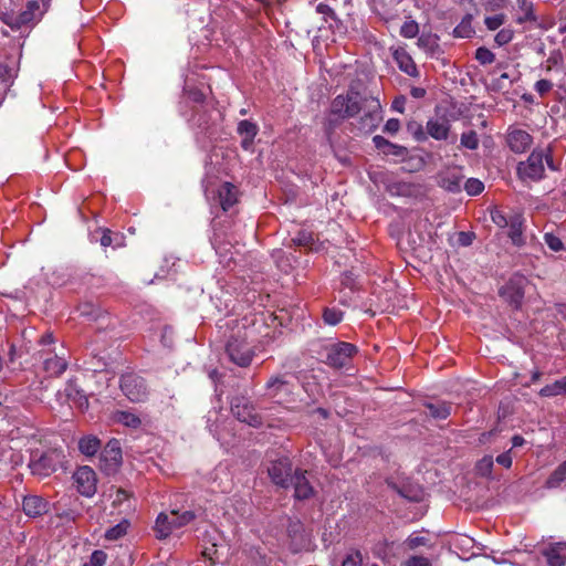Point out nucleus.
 I'll return each mask as SVG.
<instances>
[{
    "label": "nucleus",
    "instance_id": "nucleus-62",
    "mask_svg": "<svg viewBox=\"0 0 566 566\" xmlns=\"http://www.w3.org/2000/svg\"><path fill=\"white\" fill-rule=\"evenodd\" d=\"M405 104H406V97L405 96H399V97H396L394 99V102L391 104V107L396 112L403 113Z\"/></svg>",
    "mask_w": 566,
    "mask_h": 566
},
{
    "label": "nucleus",
    "instance_id": "nucleus-41",
    "mask_svg": "<svg viewBox=\"0 0 566 566\" xmlns=\"http://www.w3.org/2000/svg\"><path fill=\"white\" fill-rule=\"evenodd\" d=\"M292 242L297 247L312 248L314 243V234L307 230H301L293 239Z\"/></svg>",
    "mask_w": 566,
    "mask_h": 566
},
{
    "label": "nucleus",
    "instance_id": "nucleus-7",
    "mask_svg": "<svg viewBox=\"0 0 566 566\" xmlns=\"http://www.w3.org/2000/svg\"><path fill=\"white\" fill-rule=\"evenodd\" d=\"M527 279L518 273L513 274L510 280L500 289V295L514 307H520L524 298Z\"/></svg>",
    "mask_w": 566,
    "mask_h": 566
},
{
    "label": "nucleus",
    "instance_id": "nucleus-25",
    "mask_svg": "<svg viewBox=\"0 0 566 566\" xmlns=\"http://www.w3.org/2000/svg\"><path fill=\"white\" fill-rule=\"evenodd\" d=\"M462 177L457 170L446 171L440 175L439 185L450 192H458L461 189Z\"/></svg>",
    "mask_w": 566,
    "mask_h": 566
},
{
    "label": "nucleus",
    "instance_id": "nucleus-31",
    "mask_svg": "<svg viewBox=\"0 0 566 566\" xmlns=\"http://www.w3.org/2000/svg\"><path fill=\"white\" fill-rule=\"evenodd\" d=\"M426 408L428 409L430 417L443 420L451 415L452 406L448 402L440 401L436 403H427Z\"/></svg>",
    "mask_w": 566,
    "mask_h": 566
},
{
    "label": "nucleus",
    "instance_id": "nucleus-60",
    "mask_svg": "<svg viewBox=\"0 0 566 566\" xmlns=\"http://www.w3.org/2000/svg\"><path fill=\"white\" fill-rule=\"evenodd\" d=\"M426 544V538L422 537V536H417V535H410L408 538H407V545L409 546V548L413 549V548H417L421 545H424Z\"/></svg>",
    "mask_w": 566,
    "mask_h": 566
},
{
    "label": "nucleus",
    "instance_id": "nucleus-10",
    "mask_svg": "<svg viewBox=\"0 0 566 566\" xmlns=\"http://www.w3.org/2000/svg\"><path fill=\"white\" fill-rule=\"evenodd\" d=\"M292 471V462L287 457H282L272 461L268 468V473L272 482L282 488L290 486V481L293 478Z\"/></svg>",
    "mask_w": 566,
    "mask_h": 566
},
{
    "label": "nucleus",
    "instance_id": "nucleus-13",
    "mask_svg": "<svg viewBox=\"0 0 566 566\" xmlns=\"http://www.w3.org/2000/svg\"><path fill=\"white\" fill-rule=\"evenodd\" d=\"M101 462L105 470H114L122 463V450L117 440L109 441L101 452Z\"/></svg>",
    "mask_w": 566,
    "mask_h": 566
},
{
    "label": "nucleus",
    "instance_id": "nucleus-2",
    "mask_svg": "<svg viewBox=\"0 0 566 566\" xmlns=\"http://www.w3.org/2000/svg\"><path fill=\"white\" fill-rule=\"evenodd\" d=\"M544 161L552 170L557 169L552 159V154L549 149H534L526 161H522L518 164V176L522 179H542L545 171Z\"/></svg>",
    "mask_w": 566,
    "mask_h": 566
},
{
    "label": "nucleus",
    "instance_id": "nucleus-37",
    "mask_svg": "<svg viewBox=\"0 0 566 566\" xmlns=\"http://www.w3.org/2000/svg\"><path fill=\"white\" fill-rule=\"evenodd\" d=\"M344 317V313L336 308V307H326L324 311H323V319L325 322V324H328V325H337L338 323L342 322Z\"/></svg>",
    "mask_w": 566,
    "mask_h": 566
},
{
    "label": "nucleus",
    "instance_id": "nucleus-6",
    "mask_svg": "<svg viewBox=\"0 0 566 566\" xmlns=\"http://www.w3.org/2000/svg\"><path fill=\"white\" fill-rule=\"evenodd\" d=\"M227 354L230 360L240 367L249 366L254 356L251 345L244 338L234 336L227 344Z\"/></svg>",
    "mask_w": 566,
    "mask_h": 566
},
{
    "label": "nucleus",
    "instance_id": "nucleus-40",
    "mask_svg": "<svg viewBox=\"0 0 566 566\" xmlns=\"http://www.w3.org/2000/svg\"><path fill=\"white\" fill-rule=\"evenodd\" d=\"M39 10V3L36 1H30L27 9L19 15L20 23L27 24L32 22L36 18L35 12Z\"/></svg>",
    "mask_w": 566,
    "mask_h": 566
},
{
    "label": "nucleus",
    "instance_id": "nucleus-4",
    "mask_svg": "<svg viewBox=\"0 0 566 566\" xmlns=\"http://www.w3.org/2000/svg\"><path fill=\"white\" fill-rule=\"evenodd\" d=\"M63 458V453L57 450H50L41 454L35 453L32 454L29 467L32 474L45 478L57 470Z\"/></svg>",
    "mask_w": 566,
    "mask_h": 566
},
{
    "label": "nucleus",
    "instance_id": "nucleus-54",
    "mask_svg": "<svg viewBox=\"0 0 566 566\" xmlns=\"http://www.w3.org/2000/svg\"><path fill=\"white\" fill-rule=\"evenodd\" d=\"M553 88V83L548 80H539L535 83V91L541 95L545 96Z\"/></svg>",
    "mask_w": 566,
    "mask_h": 566
},
{
    "label": "nucleus",
    "instance_id": "nucleus-52",
    "mask_svg": "<svg viewBox=\"0 0 566 566\" xmlns=\"http://www.w3.org/2000/svg\"><path fill=\"white\" fill-rule=\"evenodd\" d=\"M495 461L497 464L504 467L505 469H510L513 463L512 449L499 454Z\"/></svg>",
    "mask_w": 566,
    "mask_h": 566
},
{
    "label": "nucleus",
    "instance_id": "nucleus-45",
    "mask_svg": "<svg viewBox=\"0 0 566 566\" xmlns=\"http://www.w3.org/2000/svg\"><path fill=\"white\" fill-rule=\"evenodd\" d=\"M419 33V24L415 20H407L400 28V35L406 39L416 38Z\"/></svg>",
    "mask_w": 566,
    "mask_h": 566
},
{
    "label": "nucleus",
    "instance_id": "nucleus-27",
    "mask_svg": "<svg viewBox=\"0 0 566 566\" xmlns=\"http://www.w3.org/2000/svg\"><path fill=\"white\" fill-rule=\"evenodd\" d=\"M44 370L54 377L61 376L67 368V363L63 357L54 355L44 359Z\"/></svg>",
    "mask_w": 566,
    "mask_h": 566
},
{
    "label": "nucleus",
    "instance_id": "nucleus-17",
    "mask_svg": "<svg viewBox=\"0 0 566 566\" xmlns=\"http://www.w3.org/2000/svg\"><path fill=\"white\" fill-rule=\"evenodd\" d=\"M392 57L401 72L411 77L419 76V71L413 59L403 48L395 49L392 51Z\"/></svg>",
    "mask_w": 566,
    "mask_h": 566
},
{
    "label": "nucleus",
    "instance_id": "nucleus-15",
    "mask_svg": "<svg viewBox=\"0 0 566 566\" xmlns=\"http://www.w3.org/2000/svg\"><path fill=\"white\" fill-rule=\"evenodd\" d=\"M542 554L548 566H565L566 542L551 543L542 551Z\"/></svg>",
    "mask_w": 566,
    "mask_h": 566
},
{
    "label": "nucleus",
    "instance_id": "nucleus-47",
    "mask_svg": "<svg viewBox=\"0 0 566 566\" xmlns=\"http://www.w3.org/2000/svg\"><path fill=\"white\" fill-rule=\"evenodd\" d=\"M544 240L548 248L554 252H558L564 249V243L562 240L552 232L545 233Z\"/></svg>",
    "mask_w": 566,
    "mask_h": 566
},
{
    "label": "nucleus",
    "instance_id": "nucleus-23",
    "mask_svg": "<svg viewBox=\"0 0 566 566\" xmlns=\"http://www.w3.org/2000/svg\"><path fill=\"white\" fill-rule=\"evenodd\" d=\"M417 45L432 56L440 53L439 36L437 34L422 33L417 40Z\"/></svg>",
    "mask_w": 566,
    "mask_h": 566
},
{
    "label": "nucleus",
    "instance_id": "nucleus-53",
    "mask_svg": "<svg viewBox=\"0 0 566 566\" xmlns=\"http://www.w3.org/2000/svg\"><path fill=\"white\" fill-rule=\"evenodd\" d=\"M399 493H400V495H402L403 497H406L410 501L417 502L421 499V490L420 489L403 488V489L399 490Z\"/></svg>",
    "mask_w": 566,
    "mask_h": 566
},
{
    "label": "nucleus",
    "instance_id": "nucleus-29",
    "mask_svg": "<svg viewBox=\"0 0 566 566\" xmlns=\"http://www.w3.org/2000/svg\"><path fill=\"white\" fill-rule=\"evenodd\" d=\"M520 14L516 17V23L524 24L526 22H535L534 4L528 0H516Z\"/></svg>",
    "mask_w": 566,
    "mask_h": 566
},
{
    "label": "nucleus",
    "instance_id": "nucleus-8",
    "mask_svg": "<svg viewBox=\"0 0 566 566\" xmlns=\"http://www.w3.org/2000/svg\"><path fill=\"white\" fill-rule=\"evenodd\" d=\"M231 411L239 421L245 422L251 427H259L262 424L261 416L255 411L253 405L244 397H235L231 401Z\"/></svg>",
    "mask_w": 566,
    "mask_h": 566
},
{
    "label": "nucleus",
    "instance_id": "nucleus-20",
    "mask_svg": "<svg viewBox=\"0 0 566 566\" xmlns=\"http://www.w3.org/2000/svg\"><path fill=\"white\" fill-rule=\"evenodd\" d=\"M63 392L66 399L80 409H86L88 407V399L86 395L72 381L66 384Z\"/></svg>",
    "mask_w": 566,
    "mask_h": 566
},
{
    "label": "nucleus",
    "instance_id": "nucleus-61",
    "mask_svg": "<svg viewBox=\"0 0 566 566\" xmlns=\"http://www.w3.org/2000/svg\"><path fill=\"white\" fill-rule=\"evenodd\" d=\"M374 145L378 150L385 151L386 147L389 145V140H387L385 137L380 135H376L373 138Z\"/></svg>",
    "mask_w": 566,
    "mask_h": 566
},
{
    "label": "nucleus",
    "instance_id": "nucleus-46",
    "mask_svg": "<svg viewBox=\"0 0 566 566\" xmlns=\"http://www.w3.org/2000/svg\"><path fill=\"white\" fill-rule=\"evenodd\" d=\"M464 189H465L468 195L476 196V195H480L483 191L484 185L479 179L470 178V179H468L465 181Z\"/></svg>",
    "mask_w": 566,
    "mask_h": 566
},
{
    "label": "nucleus",
    "instance_id": "nucleus-30",
    "mask_svg": "<svg viewBox=\"0 0 566 566\" xmlns=\"http://www.w3.org/2000/svg\"><path fill=\"white\" fill-rule=\"evenodd\" d=\"M101 448V441L94 436H86L80 439L78 449L81 453L92 457L97 453Z\"/></svg>",
    "mask_w": 566,
    "mask_h": 566
},
{
    "label": "nucleus",
    "instance_id": "nucleus-64",
    "mask_svg": "<svg viewBox=\"0 0 566 566\" xmlns=\"http://www.w3.org/2000/svg\"><path fill=\"white\" fill-rule=\"evenodd\" d=\"M410 94L415 98H422L426 95V90L422 87H412Z\"/></svg>",
    "mask_w": 566,
    "mask_h": 566
},
{
    "label": "nucleus",
    "instance_id": "nucleus-51",
    "mask_svg": "<svg viewBox=\"0 0 566 566\" xmlns=\"http://www.w3.org/2000/svg\"><path fill=\"white\" fill-rule=\"evenodd\" d=\"M482 6L485 11L495 12L502 10L505 7V0H483Z\"/></svg>",
    "mask_w": 566,
    "mask_h": 566
},
{
    "label": "nucleus",
    "instance_id": "nucleus-58",
    "mask_svg": "<svg viewBox=\"0 0 566 566\" xmlns=\"http://www.w3.org/2000/svg\"><path fill=\"white\" fill-rule=\"evenodd\" d=\"M400 128V122L397 118H390L386 122L384 126V132L388 134H396Z\"/></svg>",
    "mask_w": 566,
    "mask_h": 566
},
{
    "label": "nucleus",
    "instance_id": "nucleus-56",
    "mask_svg": "<svg viewBox=\"0 0 566 566\" xmlns=\"http://www.w3.org/2000/svg\"><path fill=\"white\" fill-rule=\"evenodd\" d=\"M492 221L500 228H505L509 226L510 220L499 210L491 212Z\"/></svg>",
    "mask_w": 566,
    "mask_h": 566
},
{
    "label": "nucleus",
    "instance_id": "nucleus-35",
    "mask_svg": "<svg viewBox=\"0 0 566 566\" xmlns=\"http://www.w3.org/2000/svg\"><path fill=\"white\" fill-rule=\"evenodd\" d=\"M494 460L492 455H484L475 464L476 474L483 478H491Z\"/></svg>",
    "mask_w": 566,
    "mask_h": 566
},
{
    "label": "nucleus",
    "instance_id": "nucleus-5",
    "mask_svg": "<svg viewBox=\"0 0 566 566\" xmlns=\"http://www.w3.org/2000/svg\"><path fill=\"white\" fill-rule=\"evenodd\" d=\"M120 390L132 402H143L148 397V389L143 377L128 373L120 377Z\"/></svg>",
    "mask_w": 566,
    "mask_h": 566
},
{
    "label": "nucleus",
    "instance_id": "nucleus-43",
    "mask_svg": "<svg viewBox=\"0 0 566 566\" xmlns=\"http://www.w3.org/2000/svg\"><path fill=\"white\" fill-rule=\"evenodd\" d=\"M474 57L482 65H489L495 61V54L485 46L478 48Z\"/></svg>",
    "mask_w": 566,
    "mask_h": 566
},
{
    "label": "nucleus",
    "instance_id": "nucleus-28",
    "mask_svg": "<svg viewBox=\"0 0 566 566\" xmlns=\"http://www.w3.org/2000/svg\"><path fill=\"white\" fill-rule=\"evenodd\" d=\"M266 390L270 397H277L282 392H290V382L283 376H274L266 382Z\"/></svg>",
    "mask_w": 566,
    "mask_h": 566
},
{
    "label": "nucleus",
    "instance_id": "nucleus-22",
    "mask_svg": "<svg viewBox=\"0 0 566 566\" xmlns=\"http://www.w3.org/2000/svg\"><path fill=\"white\" fill-rule=\"evenodd\" d=\"M174 530H176V527L174 525L172 518L165 513H160L157 516L154 526L156 537L159 539H165L171 534Z\"/></svg>",
    "mask_w": 566,
    "mask_h": 566
},
{
    "label": "nucleus",
    "instance_id": "nucleus-57",
    "mask_svg": "<svg viewBox=\"0 0 566 566\" xmlns=\"http://www.w3.org/2000/svg\"><path fill=\"white\" fill-rule=\"evenodd\" d=\"M405 153H406V148L403 146L392 144L391 142L389 143L388 147H386V149L384 151L385 155H392V156H397V157L402 156Z\"/></svg>",
    "mask_w": 566,
    "mask_h": 566
},
{
    "label": "nucleus",
    "instance_id": "nucleus-50",
    "mask_svg": "<svg viewBox=\"0 0 566 566\" xmlns=\"http://www.w3.org/2000/svg\"><path fill=\"white\" fill-rule=\"evenodd\" d=\"M361 554L359 551H355L349 553L342 563V566H360L361 565Z\"/></svg>",
    "mask_w": 566,
    "mask_h": 566
},
{
    "label": "nucleus",
    "instance_id": "nucleus-34",
    "mask_svg": "<svg viewBox=\"0 0 566 566\" xmlns=\"http://www.w3.org/2000/svg\"><path fill=\"white\" fill-rule=\"evenodd\" d=\"M566 481V460L562 462L548 476L545 482L547 489H556Z\"/></svg>",
    "mask_w": 566,
    "mask_h": 566
},
{
    "label": "nucleus",
    "instance_id": "nucleus-55",
    "mask_svg": "<svg viewBox=\"0 0 566 566\" xmlns=\"http://www.w3.org/2000/svg\"><path fill=\"white\" fill-rule=\"evenodd\" d=\"M405 566H431V563L427 557L411 556L405 562Z\"/></svg>",
    "mask_w": 566,
    "mask_h": 566
},
{
    "label": "nucleus",
    "instance_id": "nucleus-21",
    "mask_svg": "<svg viewBox=\"0 0 566 566\" xmlns=\"http://www.w3.org/2000/svg\"><path fill=\"white\" fill-rule=\"evenodd\" d=\"M523 223L524 219L521 214H514L510 218L509 223V237L512 240V243L516 247H522L525 244V240L523 237Z\"/></svg>",
    "mask_w": 566,
    "mask_h": 566
},
{
    "label": "nucleus",
    "instance_id": "nucleus-32",
    "mask_svg": "<svg viewBox=\"0 0 566 566\" xmlns=\"http://www.w3.org/2000/svg\"><path fill=\"white\" fill-rule=\"evenodd\" d=\"M114 421L125 427L136 429L142 424L140 418L129 411H116L113 416Z\"/></svg>",
    "mask_w": 566,
    "mask_h": 566
},
{
    "label": "nucleus",
    "instance_id": "nucleus-11",
    "mask_svg": "<svg viewBox=\"0 0 566 566\" xmlns=\"http://www.w3.org/2000/svg\"><path fill=\"white\" fill-rule=\"evenodd\" d=\"M506 140L512 151L522 154L531 147L533 137L526 130L510 128Z\"/></svg>",
    "mask_w": 566,
    "mask_h": 566
},
{
    "label": "nucleus",
    "instance_id": "nucleus-44",
    "mask_svg": "<svg viewBox=\"0 0 566 566\" xmlns=\"http://www.w3.org/2000/svg\"><path fill=\"white\" fill-rule=\"evenodd\" d=\"M514 39V30L511 27L502 28L494 36L497 46L509 44Z\"/></svg>",
    "mask_w": 566,
    "mask_h": 566
},
{
    "label": "nucleus",
    "instance_id": "nucleus-24",
    "mask_svg": "<svg viewBox=\"0 0 566 566\" xmlns=\"http://www.w3.org/2000/svg\"><path fill=\"white\" fill-rule=\"evenodd\" d=\"M474 34L475 29L473 27V15L467 13L453 29L452 35L458 39H471Z\"/></svg>",
    "mask_w": 566,
    "mask_h": 566
},
{
    "label": "nucleus",
    "instance_id": "nucleus-48",
    "mask_svg": "<svg viewBox=\"0 0 566 566\" xmlns=\"http://www.w3.org/2000/svg\"><path fill=\"white\" fill-rule=\"evenodd\" d=\"M106 553L103 551H94L90 557V560L84 566H104L106 563Z\"/></svg>",
    "mask_w": 566,
    "mask_h": 566
},
{
    "label": "nucleus",
    "instance_id": "nucleus-12",
    "mask_svg": "<svg viewBox=\"0 0 566 566\" xmlns=\"http://www.w3.org/2000/svg\"><path fill=\"white\" fill-rule=\"evenodd\" d=\"M237 133L241 137V147L244 150H253L254 139L259 133V126L250 119H242L238 123Z\"/></svg>",
    "mask_w": 566,
    "mask_h": 566
},
{
    "label": "nucleus",
    "instance_id": "nucleus-49",
    "mask_svg": "<svg viewBox=\"0 0 566 566\" xmlns=\"http://www.w3.org/2000/svg\"><path fill=\"white\" fill-rule=\"evenodd\" d=\"M316 12L323 15L325 22H328L329 20H336L335 11L326 3H318L316 6Z\"/></svg>",
    "mask_w": 566,
    "mask_h": 566
},
{
    "label": "nucleus",
    "instance_id": "nucleus-42",
    "mask_svg": "<svg viewBox=\"0 0 566 566\" xmlns=\"http://www.w3.org/2000/svg\"><path fill=\"white\" fill-rule=\"evenodd\" d=\"M506 21L504 13H496L484 18V25L489 31L499 30Z\"/></svg>",
    "mask_w": 566,
    "mask_h": 566
},
{
    "label": "nucleus",
    "instance_id": "nucleus-38",
    "mask_svg": "<svg viewBox=\"0 0 566 566\" xmlns=\"http://www.w3.org/2000/svg\"><path fill=\"white\" fill-rule=\"evenodd\" d=\"M196 517V514L192 511H185L182 513H178L177 511L171 512V518L176 528L182 527L190 522H192Z\"/></svg>",
    "mask_w": 566,
    "mask_h": 566
},
{
    "label": "nucleus",
    "instance_id": "nucleus-18",
    "mask_svg": "<svg viewBox=\"0 0 566 566\" xmlns=\"http://www.w3.org/2000/svg\"><path fill=\"white\" fill-rule=\"evenodd\" d=\"M218 202L223 211H228L238 201V189L230 182H223L217 190Z\"/></svg>",
    "mask_w": 566,
    "mask_h": 566
},
{
    "label": "nucleus",
    "instance_id": "nucleus-14",
    "mask_svg": "<svg viewBox=\"0 0 566 566\" xmlns=\"http://www.w3.org/2000/svg\"><path fill=\"white\" fill-rule=\"evenodd\" d=\"M22 510L29 517H38L49 512L50 503L39 495H27L22 501Z\"/></svg>",
    "mask_w": 566,
    "mask_h": 566
},
{
    "label": "nucleus",
    "instance_id": "nucleus-19",
    "mask_svg": "<svg viewBox=\"0 0 566 566\" xmlns=\"http://www.w3.org/2000/svg\"><path fill=\"white\" fill-rule=\"evenodd\" d=\"M294 488V496L298 500H306L313 495V488L305 476V472L296 470L290 481Z\"/></svg>",
    "mask_w": 566,
    "mask_h": 566
},
{
    "label": "nucleus",
    "instance_id": "nucleus-36",
    "mask_svg": "<svg viewBox=\"0 0 566 566\" xmlns=\"http://www.w3.org/2000/svg\"><path fill=\"white\" fill-rule=\"evenodd\" d=\"M128 527L129 522L127 520H123L122 522L106 531L105 538L108 541H117L126 535Z\"/></svg>",
    "mask_w": 566,
    "mask_h": 566
},
{
    "label": "nucleus",
    "instance_id": "nucleus-59",
    "mask_svg": "<svg viewBox=\"0 0 566 566\" xmlns=\"http://www.w3.org/2000/svg\"><path fill=\"white\" fill-rule=\"evenodd\" d=\"M408 128L413 132V135L418 142H423L427 139V135L422 130V126L420 124H409Z\"/></svg>",
    "mask_w": 566,
    "mask_h": 566
},
{
    "label": "nucleus",
    "instance_id": "nucleus-9",
    "mask_svg": "<svg viewBox=\"0 0 566 566\" xmlns=\"http://www.w3.org/2000/svg\"><path fill=\"white\" fill-rule=\"evenodd\" d=\"M74 485L77 492L85 496L92 497L97 491V478L95 471L87 467H80L73 473Z\"/></svg>",
    "mask_w": 566,
    "mask_h": 566
},
{
    "label": "nucleus",
    "instance_id": "nucleus-63",
    "mask_svg": "<svg viewBox=\"0 0 566 566\" xmlns=\"http://www.w3.org/2000/svg\"><path fill=\"white\" fill-rule=\"evenodd\" d=\"M511 442L512 449L523 447L526 443L525 439L520 434L513 436Z\"/></svg>",
    "mask_w": 566,
    "mask_h": 566
},
{
    "label": "nucleus",
    "instance_id": "nucleus-33",
    "mask_svg": "<svg viewBox=\"0 0 566 566\" xmlns=\"http://www.w3.org/2000/svg\"><path fill=\"white\" fill-rule=\"evenodd\" d=\"M566 395V376L555 380L553 384L546 385L539 390L541 397H555Z\"/></svg>",
    "mask_w": 566,
    "mask_h": 566
},
{
    "label": "nucleus",
    "instance_id": "nucleus-3",
    "mask_svg": "<svg viewBox=\"0 0 566 566\" xmlns=\"http://www.w3.org/2000/svg\"><path fill=\"white\" fill-rule=\"evenodd\" d=\"M358 354V347L347 342H336L325 347L324 363L334 368H347L353 358Z\"/></svg>",
    "mask_w": 566,
    "mask_h": 566
},
{
    "label": "nucleus",
    "instance_id": "nucleus-16",
    "mask_svg": "<svg viewBox=\"0 0 566 566\" xmlns=\"http://www.w3.org/2000/svg\"><path fill=\"white\" fill-rule=\"evenodd\" d=\"M451 124L447 117L430 118L426 124L427 134L436 140H447Z\"/></svg>",
    "mask_w": 566,
    "mask_h": 566
},
{
    "label": "nucleus",
    "instance_id": "nucleus-26",
    "mask_svg": "<svg viewBox=\"0 0 566 566\" xmlns=\"http://www.w3.org/2000/svg\"><path fill=\"white\" fill-rule=\"evenodd\" d=\"M191 123L202 129H208L212 123V109L200 105L193 111Z\"/></svg>",
    "mask_w": 566,
    "mask_h": 566
},
{
    "label": "nucleus",
    "instance_id": "nucleus-39",
    "mask_svg": "<svg viewBox=\"0 0 566 566\" xmlns=\"http://www.w3.org/2000/svg\"><path fill=\"white\" fill-rule=\"evenodd\" d=\"M460 143L462 147L470 150H475L479 147V137L476 132L468 130L462 133Z\"/></svg>",
    "mask_w": 566,
    "mask_h": 566
},
{
    "label": "nucleus",
    "instance_id": "nucleus-1",
    "mask_svg": "<svg viewBox=\"0 0 566 566\" xmlns=\"http://www.w3.org/2000/svg\"><path fill=\"white\" fill-rule=\"evenodd\" d=\"M358 129L363 133H371L381 120V105L377 98L363 97L357 92H348L345 95H337L331 104V116L345 119L358 115Z\"/></svg>",
    "mask_w": 566,
    "mask_h": 566
}]
</instances>
